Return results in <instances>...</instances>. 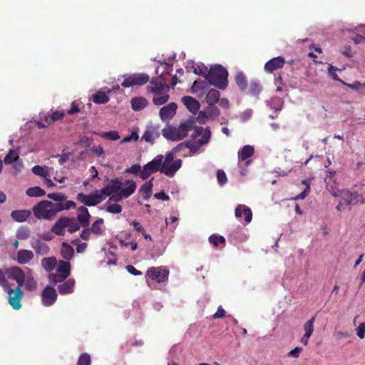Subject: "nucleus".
Returning <instances> with one entry per match:
<instances>
[{"label":"nucleus","mask_w":365,"mask_h":365,"mask_svg":"<svg viewBox=\"0 0 365 365\" xmlns=\"http://www.w3.org/2000/svg\"><path fill=\"white\" fill-rule=\"evenodd\" d=\"M261 91V86L259 83L257 81H252L249 88V93L252 95H258Z\"/></svg>","instance_id":"nucleus-48"},{"label":"nucleus","mask_w":365,"mask_h":365,"mask_svg":"<svg viewBox=\"0 0 365 365\" xmlns=\"http://www.w3.org/2000/svg\"><path fill=\"white\" fill-rule=\"evenodd\" d=\"M182 102L186 108L192 113H195L200 109L199 102L191 96H184L182 98Z\"/></svg>","instance_id":"nucleus-20"},{"label":"nucleus","mask_w":365,"mask_h":365,"mask_svg":"<svg viewBox=\"0 0 365 365\" xmlns=\"http://www.w3.org/2000/svg\"><path fill=\"white\" fill-rule=\"evenodd\" d=\"M201 146H202V145L199 140L196 141H186V148H187L192 153H197Z\"/></svg>","instance_id":"nucleus-41"},{"label":"nucleus","mask_w":365,"mask_h":365,"mask_svg":"<svg viewBox=\"0 0 365 365\" xmlns=\"http://www.w3.org/2000/svg\"><path fill=\"white\" fill-rule=\"evenodd\" d=\"M57 272L66 275L68 277L71 274V264L68 261L61 260L59 261L57 269Z\"/></svg>","instance_id":"nucleus-30"},{"label":"nucleus","mask_w":365,"mask_h":365,"mask_svg":"<svg viewBox=\"0 0 365 365\" xmlns=\"http://www.w3.org/2000/svg\"><path fill=\"white\" fill-rule=\"evenodd\" d=\"M91 358L88 354H83L78 359L77 365H90Z\"/></svg>","instance_id":"nucleus-56"},{"label":"nucleus","mask_w":365,"mask_h":365,"mask_svg":"<svg viewBox=\"0 0 365 365\" xmlns=\"http://www.w3.org/2000/svg\"><path fill=\"white\" fill-rule=\"evenodd\" d=\"M220 92L216 90V89H210L206 97H205V100H206V102L210 105V106H213L215 105L217 102H218L219 99H220Z\"/></svg>","instance_id":"nucleus-28"},{"label":"nucleus","mask_w":365,"mask_h":365,"mask_svg":"<svg viewBox=\"0 0 365 365\" xmlns=\"http://www.w3.org/2000/svg\"><path fill=\"white\" fill-rule=\"evenodd\" d=\"M47 197L56 201V203L62 202V201H65L67 199V196L61 192L49 193L47 195Z\"/></svg>","instance_id":"nucleus-46"},{"label":"nucleus","mask_w":365,"mask_h":365,"mask_svg":"<svg viewBox=\"0 0 365 365\" xmlns=\"http://www.w3.org/2000/svg\"><path fill=\"white\" fill-rule=\"evenodd\" d=\"M158 137V134L154 130V129H152L146 130L144 133L142 139L146 142L153 143Z\"/></svg>","instance_id":"nucleus-39"},{"label":"nucleus","mask_w":365,"mask_h":365,"mask_svg":"<svg viewBox=\"0 0 365 365\" xmlns=\"http://www.w3.org/2000/svg\"><path fill=\"white\" fill-rule=\"evenodd\" d=\"M57 293L54 288L46 286L41 293L42 304L45 307H50L53 305L57 299Z\"/></svg>","instance_id":"nucleus-12"},{"label":"nucleus","mask_w":365,"mask_h":365,"mask_svg":"<svg viewBox=\"0 0 365 365\" xmlns=\"http://www.w3.org/2000/svg\"><path fill=\"white\" fill-rule=\"evenodd\" d=\"M201 136L202 138L199 139V141L202 145L207 144L210 141L211 138V132L209 127L205 128V131Z\"/></svg>","instance_id":"nucleus-51"},{"label":"nucleus","mask_w":365,"mask_h":365,"mask_svg":"<svg viewBox=\"0 0 365 365\" xmlns=\"http://www.w3.org/2000/svg\"><path fill=\"white\" fill-rule=\"evenodd\" d=\"M153 179L145 182L140 188V192L142 193L143 198L148 200L152 195L153 188Z\"/></svg>","instance_id":"nucleus-32"},{"label":"nucleus","mask_w":365,"mask_h":365,"mask_svg":"<svg viewBox=\"0 0 365 365\" xmlns=\"http://www.w3.org/2000/svg\"><path fill=\"white\" fill-rule=\"evenodd\" d=\"M237 85L241 91H245L247 87V81L245 75L242 72H238L235 76Z\"/></svg>","instance_id":"nucleus-33"},{"label":"nucleus","mask_w":365,"mask_h":365,"mask_svg":"<svg viewBox=\"0 0 365 365\" xmlns=\"http://www.w3.org/2000/svg\"><path fill=\"white\" fill-rule=\"evenodd\" d=\"M125 185H127V187L123 189L120 192L110 194V200L118 202L123 198H126L130 196L136 189V184L133 180H128Z\"/></svg>","instance_id":"nucleus-11"},{"label":"nucleus","mask_w":365,"mask_h":365,"mask_svg":"<svg viewBox=\"0 0 365 365\" xmlns=\"http://www.w3.org/2000/svg\"><path fill=\"white\" fill-rule=\"evenodd\" d=\"M142 170L141 167L138 164L133 165L130 168H128L126 171L127 173H132V174H137L140 173Z\"/></svg>","instance_id":"nucleus-63"},{"label":"nucleus","mask_w":365,"mask_h":365,"mask_svg":"<svg viewBox=\"0 0 365 365\" xmlns=\"http://www.w3.org/2000/svg\"><path fill=\"white\" fill-rule=\"evenodd\" d=\"M65 115V112L59 111V110H51V114H48L42 118V120L44 121L46 124H43L42 122H38V125L39 128H46L47 125H49L56 120L61 119Z\"/></svg>","instance_id":"nucleus-14"},{"label":"nucleus","mask_w":365,"mask_h":365,"mask_svg":"<svg viewBox=\"0 0 365 365\" xmlns=\"http://www.w3.org/2000/svg\"><path fill=\"white\" fill-rule=\"evenodd\" d=\"M182 160H174L173 153H167L161 164V173L166 176L173 177L182 166Z\"/></svg>","instance_id":"nucleus-7"},{"label":"nucleus","mask_w":365,"mask_h":365,"mask_svg":"<svg viewBox=\"0 0 365 365\" xmlns=\"http://www.w3.org/2000/svg\"><path fill=\"white\" fill-rule=\"evenodd\" d=\"M138 134L137 132H132V133L128 136H126L125 138H124L122 141H121V143H128V142H130L131 140H134V141H136L138 140Z\"/></svg>","instance_id":"nucleus-59"},{"label":"nucleus","mask_w":365,"mask_h":365,"mask_svg":"<svg viewBox=\"0 0 365 365\" xmlns=\"http://www.w3.org/2000/svg\"><path fill=\"white\" fill-rule=\"evenodd\" d=\"M68 277L66 275H63V274H61L59 272H57L56 274L51 273L48 275V279L51 282H53L54 284L63 282Z\"/></svg>","instance_id":"nucleus-40"},{"label":"nucleus","mask_w":365,"mask_h":365,"mask_svg":"<svg viewBox=\"0 0 365 365\" xmlns=\"http://www.w3.org/2000/svg\"><path fill=\"white\" fill-rule=\"evenodd\" d=\"M206 113H207V118L209 117H214V118H216V117H218L220 115V110L219 109L214 106H210L206 108Z\"/></svg>","instance_id":"nucleus-50"},{"label":"nucleus","mask_w":365,"mask_h":365,"mask_svg":"<svg viewBox=\"0 0 365 365\" xmlns=\"http://www.w3.org/2000/svg\"><path fill=\"white\" fill-rule=\"evenodd\" d=\"M93 153L97 155L101 159H104V150L101 145L93 146Z\"/></svg>","instance_id":"nucleus-60"},{"label":"nucleus","mask_w":365,"mask_h":365,"mask_svg":"<svg viewBox=\"0 0 365 365\" xmlns=\"http://www.w3.org/2000/svg\"><path fill=\"white\" fill-rule=\"evenodd\" d=\"M36 252L38 255H44L48 253L49 247L44 242L37 240L34 245H32Z\"/></svg>","instance_id":"nucleus-31"},{"label":"nucleus","mask_w":365,"mask_h":365,"mask_svg":"<svg viewBox=\"0 0 365 365\" xmlns=\"http://www.w3.org/2000/svg\"><path fill=\"white\" fill-rule=\"evenodd\" d=\"M284 63L285 60L283 57H275L265 63L264 70L268 73H272L274 70L282 68Z\"/></svg>","instance_id":"nucleus-16"},{"label":"nucleus","mask_w":365,"mask_h":365,"mask_svg":"<svg viewBox=\"0 0 365 365\" xmlns=\"http://www.w3.org/2000/svg\"><path fill=\"white\" fill-rule=\"evenodd\" d=\"M77 199L81 202L84 205L91 207V195H85L83 193H78L77 195Z\"/></svg>","instance_id":"nucleus-49"},{"label":"nucleus","mask_w":365,"mask_h":365,"mask_svg":"<svg viewBox=\"0 0 365 365\" xmlns=\"http://www.w3.org/2000/svg\"><path fill=\"white\" fill-rule=\"evenodd\" d=\"M228 72L221 65H215L210 68L205 78L217 88L224 90L228 85Z\"/></svg>","instance_id":"nucleus-3"},{"label":"nucleus","mask_w":365,"mask_h":365,"mask_svg":"<svg viewBox=\"0 0 365 365\" xmlns=\"http://www.w3.org/2000/svg\"><path fill=\"white\" fill-rule=\"evenodd\" d=\"M25 286L27 290L29 291H34L36 289V282L35 279L33 277H29L26 282Z\"/></svg>","instance_id":"nucleus-55"},{"label":"nucleus","mask_w":365,"mask_h":365,"mask_svg":"<svg viewBox=\"0 0 365 365\" xmlns=\"http://www.w3.org/2000/svg\"><path fill=\"white\" fill-rule=\"evenodd\" d=\"M163 159V155H158L150 162L145 164L140 173V177L143 180H146L149 176L155 172L161 173V164Z\"/></svg>","instance_id":"nucleus-9"},{"label":"nucleus","mask_w":365,"mask_h":365,"mask_svg":"<svg viewBox=\"0 0 365 365\" xmlns=\"http://www.w3.org/2000/svg\"><path fill=\"white\" fill-rule=\"evenodd\" d=\"M34 216L38 220H53L57 212L56 203L41 200L32 208Z\"/></svg>","instance_id":"nucleus-4"},{"label":"nucleus","mask_w":365,"mask_h":365,"mask_svg":"<svg viewBox=\"0 0 365 365\" xmlns=\"http://www.w3.org/2000/svg\"><path fill=\"white\" fill-rule=\"evenodd\" d=\"M192 130H194L193 134L192 135V138H193L198 137V136H201L205 131V129L200 126H194L193 125Z\"/></svg>","instance_id":"nucleus-61"},{"label":"nucleus","mask_w":365,"mask_h":365,"mask_svg":"<svg viewBox=\"0 0 365 365\" xmlns=\"http://www.w3.org/2000/svg\"><path fill=\"white\" fill-rule=\"evenodd\" d=\"M19 158V152L16 150L11 149L4 157V162L6 165H9L16 162Z\"/></svg>","instance_id":"nucleus-35"},{"label":"nucleus","mask_w":365,"mask_h":365,"mask_svg":"<svg viewBox=\"0 0 365 365\" xmlns=\"http://www.w3.org/2000/svg\"><path fill=\"white\" fill-rule=\"evenodd\" d=\"M78 143L81 146L88 148L91 145V140L87 137H81L78 141Z\"/></svg>","instance_id":"nucleus-62"},{"label":"nucleus","mask_w":365,"mask_h":365,"mask_svg":"<svg viewBox=\"0 0 365 365\" xmlns=\"http://www.w3.org/2000/svg\"><path fill=\"white\" fill-rule=\"evenodd\" d=\"M66 228L70 233H73L80 229V224L74 217H61L53 225L51 232L61 236L64 235Z\"/></svg>","instance_id":"nucleus-5"},{"label":"nucleus","mask_w":365,"mask_h":365,"mask_svg":"<svg viewBox=\"0 0 365 365\" xmlns=\"http://www.w3.org/2000/svg\"><path fill=\"white\" fill-rule=\"evenodd\" d=\"M9 279L15 280L21 285L24 280V271L19 267H11L3 270L0 269V286L4 289L9 287Z\"/></svg>","instance_id":"nucleus-6"},{"label":"nucleus","mask_w":365,"mask_h":365,"mask_svg":"<svg viewBox=\"0 0 365 365\" xmlns=\"http://www.w3.org/2000/svg\"><path fill=\"white\" fill-rule=\"evenodd\" d=\"M32 172L38 176L46 178L48 176L49 173L48 169L40 165H35L32 168Z\"/></svg>","instance_id":"nucleus-44"},{"label":"nucleus","mask_w":365,"mask_h":365,"mask_svg":"<svg viewBox=\"0 0 365 365\" xmlns=\"http://www.w3.org/2000/svg\"><path fill=\"white\" fill-rule=\"evenodd\" d=\"M90 215L88 209L84 206H81L78 209V220L77 222L82 225L86 227L88 225Z\"/></svg>","instance_id":"nucleus-22"},{"label":"nucleus","mask_w":365,"mask_h":365,"mask_svg":"<svg viewBox=\"0 0 365 365\" xmlns=\"http://www.w3.org/2000/svg\"><path fill=\"white\" fill-rule=\"evenodd\" d=\"M34 257V252L31 250L21 249L17 252L16 261L21 264H27Z\"/></svg>","instance_id":"nucleus-19"},{"label":"nucleus","mask_w":365,"mask_h":365,"mask_svg":"<svg viewBox=\"0 0 365 365\" xmlns=\"http://www.w3.org/2000/svg\"><path fill=\"white\" fill-rule=\"evenodd\" d=\"M356 335L360 339H363L365 336V323H361L356 329Z\"/></svg>","instance_id":"nucleus-58"},{"label":"nucleus","mask_w":365,"mask_h":365,"mask_svg":"<svg viewBox=\"0 0 365 365\" xmlns=\"http://www.w3.org/2000/svg\"><path fill=\"white\" fill-rule=\"evenodd\" d=\"M45 194L46 192L38 186L29 187L26 190V195L29 197H41L45 195Z\"/></svg>","instance_id":"nucleus-37"},{"label":"nucleus","mask_w":365,"mask_h":365,"mask_svg":"<svg viewBox=\"0 0 365 365\" xmlns=\"http://www.w3.org/2000/svg\"><path fill=\"white\" fill-rule=\"evenodd\" d=\"M105 231L103 220L100 218L93 223V234L101 235Z\"/></svg>","instance_id":"nucleus-38"},{"label":"nucleus","mask_w":365,"mask_h":365,"mask_svg":"<svg viewBox=\"0 0 365 365\" xmlns=\"http://www.w3.org/2000/svg\"><path fill=\"white\" fill-rule=\"evenodd\" d=\"M31 232L28 227H22L19 228L16 233V237L20 240H26L29 237Z\"/></svg>","instance_id":"nucleus-47"},{"label":"nucleus","mask_w":365,"mask_h":365,"mask_svg":"<svg viewBox=\"0 0 365 365\" xmlns=\"http://www.w3.org/2000/svg\"><path fill=\"white\" fill-rule=\"evenodd\" d=\"M111 90L106 88L103 90L98 91L95 94H93V101L98 104H105L110 100L109 94Z\"/></svg>","instance_id":"nucleus-17"},{"label":"nucleus","mask_w":365,"mask_h":365,"mask_svg":"<svg viewBox=\"0 0 365 365\" xmlns=\"http://www.w3.org/2000/svg\"><path fill=\"white\" fill-rule=\"evenodd\" d=\"M315 321V317H313L309 319L304 325V334L312 336L314 331V323Z\"/></svg>","instance_id":"nucleus-42"},{"label":"nucleus","mask_w":365,"mask_h":365,"mask_svg":"<svg viewBox=\"0 0 365 365\" xmlns=\"http://www.w3.org/2000/svg\"><path fill=\"white\" fill-rule=\"evenodd\" d=\"M61 257L66 261L71 259L74 255L73 248L67 242H63L61 250Z\"/></svg>","instance_id":"nucleus-25"},{"label":"nucleus","mask_w":365,"mask_h":365,"mask_svg":"<svg viewBox=\"0 0 365 365\" xmlns=\"http://www.w3.org/2000/svg\"><path fill=\"white\" fill-rule=\"evenodd\" d=\"M57 212H59L63 210H68L71 208H75L76 204L72 200H65L62 201V202L56 203Z\"/></svg>","instance_id":"nucleus-34"},{"label":"nucleus","mask_w":365,"mask_h":365,"mask_svg":"<svg viewBox=\"0 0 365 365\" xmlns=\"http://www.w3.org/2000/svg\"><path fill=\"white\" fill-rule=\"evenodd\" d=\"M98 135L103 138L109 139L111 140H117L120 139V135H119L118 133L115 130H111V131H108V132H103V133H98Z\"/></svg>","instance_id":"nucleus-43"},{"label":"nucleus","mask_w":365,"mask_h":365,"mask_svg":"<svg viewBox=\"0 0 365 365\" xmlns=\"http://www.w3.org/2000/svg\"><path fill=\"white\" fill-rule=\"evenodd\" d=\"M217 178L220 185L225 184L227 180L225 173L222 170H218L217 171Z\"/></svg>","instance_id":"nucleus-57"},{"label":"nucleus","mask_w":365,"mask_h":365,"mask_svg":"<svg viewBox=\"0 0 365 365\" xmlns=\"http://www.w3.org/2000/svg\"><path fill=\"white\" fill-rule=\"evenodd\" d=\"M206 87V83L203 81H195L192 88L191 92L195 93L200 90H202Z\"/></svg>","instance_id":"nucleus-52"},{"label":"nucleus","mask_w":365,"mask_h":365,"mask_svg":"<svg viewBox=\"0 0 365 365\" xmlns=\"http://www.w3.org/2000/svg\"><path fill=\"white\" fill-rule=\"evenodd\" d=\"M148 101L143 97H135L130 100V104L133 110L138 111L148 106Z\"/></svg>","instance_id":"nucleus-24"},{"label":"nucleus","mask_w":365,"mask_h":365,"mask_svg":"<svg viewBox=\"0 0 365 365\" xmlns=\"http://www.w3.org/2000/svg\"><path fill=\"white\" fill-rule=\"evenodd\" d=\"M75 280L73 279H68L58 286V291L62 295L71 294L73 292Z\"/></svg>","instance_id":"nucleus-21"},{"label":"nucleus","mask_w":365,"mask_h":365,"mask_svg":"<svg viewBox=\"0 0 365 365\" xmlns=\"http://www.w3.org/2000/svg\"><path fill=\"white\" fill-rule=\"evenodd\" d=\"M178 106L175 103H170L163 106L159 111V115L163 121L170 120L175 114Z\"/></svg>","instance_id":"nucleus-15"},{"label":"nucleus","mask_w":365,"mask_h":365,"mask_svg":"<svg viewBox=\"0 0 365 365\" xmlns=\"http://www.w3.org/2000/svg\"><path fill=\"white\" fill-rule=\"evenodd\" d=\"M31 212L27 210H14L11 213L13 220L18 222H24L30 217Z\"/></svg>","instance_id":"nucleus-23"},{"label":"nucleus","mask_w":365,"mask_h":365,"mask_svg":"<svg viewBox=\"0 0 365 365\" xmlns=\"http://www.w3.org/2000/svg\"><path fill=\"white\" fill-rule=\"evenodd\" d=\"M168 271L161 267H150L147 271V275L153 280L163 282L168 278Z\"/></svg>","instance_id":"nucleus-13"},{"label":"nucleus","mask_w":365,"mask_h":365,"mask_svg":"<svg viewBox=\"0 0 365 365\" xmlns=\"http://www.w3.org/2000/svg\"><path fill=\"white\" fill-rule=\"evenodd\" d=\"M194 120L187 119L182 122L179 126L175 127L171 125H167L162 130L163 136L171 141H179L188 135V133L193 128Z\"/></svg>","instance_id":"nucleus-2"},{"label":"nucleus","mask_w":365,"mask_h":365,"mask_svg":"<svg viewBox=\"0 0 365 365\" xmlns=\"http://www.w3.org/2000/svg\"><path fill=\"white\" fill-rule=\"evenodd\" d=\"M24 282L25 273L24 272V280L21 285L18 284L17 287L15 289H11V284L9 282V287L4 289L8 293L9 304L15 310H19L21 307V302L24 297V292L21 290V287L24 285Z\"/></svg>","instance_id":"nucleus-8"},{"label":"nucleus","mask_w":365,"mask_h":365,"mask_svg":"<svg viewBox=\"0 0 365 365\" xmlns=\"http://www.w3.org/2000/svg\"><path fill=\"white\" fill-rule=\"evenodd\" d=\"M57 261L55 257H45L41 260V266L47 271H52L56 266Z\"/></svg>","instance_id":"nucleus-27"},{"label":"nucleus","mask_w":365,"mask_h":365,"mask_svg":"<svg viewBox=\"0 0 365 365\" xmlns=\"http://www.w3.org/2000/svg\"><path fill=\"white\" fill-rule=\"evenodd\" d=\"M254 151L253 146L250 145H245L238 153L239 160L241 161L247 160L253 155Z\"/></svg>","instance_id":"nucleus-26"},{"label":"nucleus","mask_w":365,"mask_h":365,"mask_svg":"<svg viewBox=\"0 0 365 365\" xmlns=\"http://www.w3.org/2000/svg\"><path fill=\"white\" fill-rule=\"evenodd\" d=\"M108 191L106 188L102 189L100 193L96 192L93 194V206L100 203L103 200L106 199L107 196H109Z\"/></svg>","instance_id":"nucleus-36"},{"label":"nucleus","mask_w":365,"mask_h":365,"mask_svg":"<svg viewBox=\"0 0 365 365\" xmlns=\"http://www.w3.org/2000/svg\"><path fill=\"white\" fill-rule=\"evenodd\" d=\"M166 81L162 73L159 81L153 79L147 86L148 91L153 95V102L156 106L165 104L169 100L170 86L166 83Z\"/></svg>","instance_id":"nucleus-1"},{"label":"nucleus","mask_w":365,"mask_h":365,"mask_svg":"<svg viewBox=\"0 0 365 365\" xmlns=\"http://www.w3.org/2000/svg\"><path fill=\"white\" fill-rule=\"evenodd\" d=\"M106 210L110 213L118 214L122 211V207L119 204H112L107 206Z\"/></svg>","instance_id":"nucleus-53"},{"label":"nucleus","mask_w":365,"mask_h":365,"mask_svg":"<svg viewBox=\"0 0 365 365\" xmlns=\"http://www.w3.org/2000/svg\"><path fill=\"white\" fill-rule=\"evenodd\" d=\"M149 76L145 73H133L124 78L121 86L124 88H130L134 86H141L149 81Z\"/></svg>","instance_id":"nucleus-10"},{"label":"nucleus","mask_w":365,"mask_h":365,"mask_svg":"<svg viewBox=\"0 0 365 365\" xmlns=\"http://www.w3.org/2000/svg\"><path fill=\"white\" fill-rule=\"evenodd\" d=\"M125 269L130 274L134 276H138L142 274V272L136 269L133 265H127L125 267Z\"/></svg>","instance_id":"nucleus-64"},{"label":"nucleus","mask_w":365,"mask_h":365,"mask_svg":"<svg viewBox=\"0 0 365 365\" xmlns=\"http://www.w3.org/2000/svg\"><path fill=\"white\" fill-rule=\"evenodd\" d=\"M80 105L81 103L75 101L71 103V108L67 110V114L73 115L80 111Z\"/></svg>","instance_id":"nucleus-54"},{"label":"nucleus","mask_w":365,"mask_h":365,"mask_svg":"<svg viewBox=\"0 0 365 365\" xmlns=\"http://www.w3.org/2000/svg\"><path fill=\"white\" fill-rule=\"evenodd\" d=\"M359 197V195L356 192H348L344 195V198L349 205L356 204L358 202H359V200H357Z\"/></svg>","instance_id":"nucleus-45"},{"label":"nucleus","mask_w":365,"mask_h":365,"mask_svg":"<svg viewBox=\"0 0 365 365\" xmlns=\"http://www.w3.org/2000/svg\"><path fill=\"white\" fill-rule=\"evenodd\" d=\"M235 215L236 217H240L244 215L246 223L250 222L252 219L251 210L245 205H239L235 209Z\"/></svg>","instance_id":"nucleus-18"},{"label":"nucleus","mask_w":365,"mask_h":365,"mask_svg":"<svg viewBox=\"0 0 365 365\" xmlns=\"http://www.w3.org/2000/svg\"><path fill=\"white\" fill-rule=\"evenodd\" d=\"M123 183L121 181L116 179V180H111L110 182V185L107 187H105V188L106 189L108 194L110 195V194H113V192H120L123 189Z\"/></svg>","instance_id":"nucleus-29"}]
</instances>
